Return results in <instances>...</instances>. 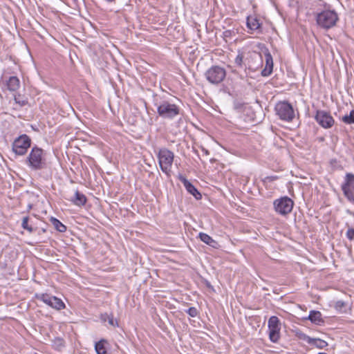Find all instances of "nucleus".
Returning <instances> with one entry per match:
<instances>
[{"label":"nucleus","mask_w":354,"mask_h":354,"mask_svg":"<svg viewBox=\"0 0 354 354\" xmlns=\"http://www.w3.org/2000/svg\"><path fill=\"white\" fill-rule=\"evenodd\" d=\"M158 158L162 171L169 176L174 158V153L167 149H161L158 151Z\"/></svg>","instance_id":"obj_3"},{"label":"nucleus","mask_w":354,"mask_h":354,"mask_svg":"<svg viewBox=\"0 0 354 354\" xmlns=\"http://www.w3.org/2000/svg\"><path fill=\"white\" fill-rule=\"evenodd\" d=\"M269 337L271 342H277L279 337L281 322L277 316H272L268 319Z\"/></svg>","instance_id":"obj_11"},{"label":"nucleus","mask_w":354,"mask_h":354,"mask_svg":"<svg viewBox=\"0 0 354 354\" xmlns=\"http://www.w3.org/2000/svg\"><path fill=\"white\" fill-rule=\"evenodd\" d=\"M348 229L346 232V236L349 241L354 240V227H350L348 224H346Z\"/></svg>","instance_id":"obj_29"},{"label":"nucleus","mask_w":354,"mask_h":354,"mask_svg":"<svg viewBox=\"0 0 354 354\" xmlns=\"http://www.w3.org/2000/svg\"><path fill=\"white\" fill-rule=\"evenodd\" d=\"M199 237L203 242L210 246L214 247V245L216 243V241L210 236L205 233H199Z\"/></svg>","instance_id":"obj_23"},{"label":"nucleus","mask_w":354,"mask_h":354,"mask_svg":"<svg viewBox=\"0 0 354 354\" xmlns=\"http://www.w3.org/2000/svg\"><path fill=\"white\" fill-rule=\"evenodd\" d=\"M304 339L306 340L308 344L314 345L318 348H324L328 344L326 341L318 338H311L307 335H304Z\"/></svg>","instance_id":"obj_18"},{"label":"nucleus","mask_w":354,"mask_h":354,"mask_svg":"<svg viewBox=\"0 0 354 354\" xmlns=\"http://www.w3.org/2000/svg\"><path fill=\"white\" fill-rule=\"evenodd\" d=\"M179 180L183 184L186 190L193 195L196 199L199 200L202 196L197 189L183 175L179 174L178 176Z\"/></svg>","instance_id":"obj_15"},{"label":"nucleus","mask_w":354,"mask_h":354,"mask_svg":"<svg viewBox=\"0 0 354 354\" xmlns=\"http://www.w3.org/2000/svg\"><path fill=\"white\" fill-rule=\"evenodd\" d=\"M344 306V303L342 301H338L336 302V304H335V307L337 308H341L342 307H343Z\"/></svg>","instance_id":"obj_31"},{"label":"nucleus","mask_w":354,"mask_h":354,"mask_svg":"<svg viewBox=\"0 0 354 354\" xmlns=\"http://www.w3.org/2000/svg\"><path fill=\"white\" fill-rule=\"evenodd\" d=\"M315 119L316 122L324 129L331 128L335 123V120L330 113L324 110H317Z\"/></svg>","instance_id":"obj_12"},{"label":"nucleus","mask_w":354,"mask_h":354,"mask_svg":"<svg viewBox=\"0 0 354 354\" xmlns=\"http://www.w3.org/2000/svg\"><path fill=\"white\" fill-rule=\"evenodd\" d=\"M51 222L54 225L55 228L57 231L60 232H64L66 230V227L64 224H62L58 219L55 218H52Z\"/></svg>","instance_id":"obj_24"},{"label":"nucleus","mask_w":354,"mask_h":354,"mask_svg":"<svg viewBox=\"0 0 354 354\" xmlns=\"http://www.w3.org/2000/svg\"><path fill=\"white\" fill-rule=\"evenodd\" d=\"M20 86V82L16 76H12L7 82L8 89L10 91H16Z\"/></svg>","instance_id":"obj_19"},{"label":"nucleus","mask_w":354,"mask_h":354,"mask_svg":"<svg viewBox=\"0 0 354 354\" xmlns=\"http://www.w3.org/2000/svg\"><path fill=\"white\" fill-rule=\"evenodd\" d=\"M259 21L253 17H248L247 18V26L252 30H256L260 28Z\"/></svg>","instance_id":"obj_21"},{"label":"nucleus","mask_w":354,"mask_h":354,"mask_svg":"<svg viewBox=\"0 0 354 354\" xmlns=\"http://www.w3.org/2000/svg\"><path fill=\"white\" fill-rule=\"evenodd\" d=\"M68 200L77 206L84 205L86 202L85 195L80 192L78 190H76L74 196Z\"/></svg>","instance_id":"obj_16"},{"label":"nucleus","mask_w":354,"mask_h":354,"mask_svg":"<svg viewBox=\"0 0 354 354\" xmlns=\"http://www.w3.org/2000/svg\"><path fill=\"white\" fill-rule=\"evenodd\" d=\"M186 313L191 317H195L198 315V310L195 307H190L187 310Z\"/></svg>","instance_id":"obj_30"},{"label":"nucleus","mask_w":354,"mask_h":354,"mask_svg":"<svg viewBox=\"0 0 354 354\" xmlns=\"http://www.w3.org/2000/svg\"><path fill=\"white\" fill-rule=\"evenodd\" d=\"M226 76L225 70L218 66H213L205 72V77L209 82L218 84L223 82Z\"/></svg>","instance_id":"obj_7"},{"label":"nucleus","mask_w":354,"mask_h":354,"mask_svg":"<svg viewBox=\"0 0 354 354\" xmlns=\"http://www.w3.org/2000/svg\"><path fill=\"white\" fill-rule=\"evenodd\" d=\"M342 120L348 124H354V110H352L349 115H345L343 116Z\"/></svg>","instance_id":"obj_27"},{"label":"nucleus","mask_w":354,"mask_h":354,"mask_svg":"<svg viewBox=\"0 0 354 354\" xmlns=\"http://www.w3.org/2000/svg\"><path fill=\"white\" fill-rule=\"evenodd\" d=\"M245 50H243L241 51L238 52V55L235 57L234 63L236 65L240 68L243 66V64H245Z\"/></svg>","instance_id":"obj_20"},{"label":"nucleus","mask_w":354,"mask_h":354,"mask_svg":"<svg viewBox=\"0 0 354 354\" xmlns=\"http://www.w3.org/2000/svg\"><path fill=\"white\" fill-rule=\"evenodd\" d=\"M337 21L338 15L335 10H324L316 15L317 25L326 30L335 26Z\"/></svg>","instance_id":"obj_2"},{"label":"nucleus","mask_w":354,"mask_h":354,"mask_svg":"<svg viewBox=\"0 0 354 354\" xmlns=\"http://www.w3.org/2000/svg\"><path fill=\"white\" fill-rule=\"evenodd\" d=\"M205 153H206V154H209V151H208L207 150H205Z\"/></svg>","instance_id":"obj_32"},{"label":"nucleus","mask_w":354,"mask_h":354,"mask_svg":"<svg viewBox=\"0 0 354 354\" xmlns=\"http://www.w3.org/2000/svg\"><path fill=\"white\" fill-rule=\"evenodd\" d=\"M104 340H100L95 343V349L97 354H106V351L104 345Z\"/></svg>","instance_id":"obj_25"},{"label":"nucleus","mask_w":354,"mask_h":354,"mask_svg":"<svg viewBox=\"0 0 354 354\" xmlns=\"http://www.w3.org/2000/svg\"><path fill=\"white\" fill-rule=\"evenodd\" d=\"M274 210L281 215H286L289 214L294 205V202L288 196H283L279 199L274 200Z\"/></svg>","instance_id":"obj_9"},{"label":"nucleus","mask_w":354,"mask_h":354,"mask_svg":"<svg viewBox=\"0 0 354 354\" xmlns=\"http://www.w3.org/2000/svg\"><path fill=\"white\" fill-rule=\"evenodd\" d=\"M35 297L57 310L64 309L66 307L61 299L47 293L36 294Z\"/></svg>","instance_id":"obj_8"},{"label":"nucleus","mask_w":354,"mask_h":354,"mask_svg":"<svg viewBox=\"0 0 354 354\" xmlns=\"http://www.w3.org/2000/svg\"><path fill=\"white\" fill-rule=\"evenodd\" d=\"M26 164L33 171L44 169L46 167L45 151L37 146L33 147L26 158Z\"/></svg>","instance_id":"obj_1"},{"label":"nucleus","mask_w":354,"mask_h":354,"mask_svg":"<svg viewBox=\"0 0 354 354\" xmlns=\"http://www.w3.org/2000/svg\"><path fill=\"white\" fill-rule=\"evenodd\" d=\"M14 100L15 103L20 107L24 106L28 104V99L22 97L20 94L15 95Z\"/></svg>","instance_id":"obj_26"},{"label":"nucleus","mask_w":354,"mask_h":354,"mask_svg":"<svg viewBox=\"0 0 354 354\" xmlns=\"http://www.w3.org/2000/svg\"><path fill=\"white\" fill-rule=\"evenodd\" d=\"M100 319L103 322H108L109 324L111 326H118V322L114 319L113 316L112 315H109L108 313L102 314L100 316Z\"/></svg>","instance_id":"obj_22"},{"label":"nucleus","mask_w":354,"mask_h":354,"mask_svg":"<svg viewBox=\"0 0 354 354\" xmlns=\"http://www.w3.org/2000/svg\"><path fill=\"white\" fill-rule=\"evenodd\" d=\"M275 111L279 118L284 121H292L295 118V111L292 105L287 102H279L275 106Z\"/></svg>","instance_id":"obj_6"},{"label":"nucleus","mask_w":354,"mask_h":354,"mask_svg":"<svg viewBox=\"0 0 354 354\" xmlns=\"http://www.w3.org/2000/svg\"><path fill=\"white\" fill-rule=\"evenodd\" d=\"M29 218L28 216H25L22 219L21 227L28 230L30 232H32L34 229L33 227L28 224Z\"/></svg>","instance_id":"obj_28"},{"label":"nucleus","mask_w":354,"mask_h":354,"mask_svg":"<svg viewBox=\"0 0 354 354\" xmlns=\"http://www.w3.org/2000/svg\"><path fill=\"white\" fill-rule=\"evenodd\" d=\"M158 115L165 119L171 120L180 113L179 107L168 101H162L157 108Z\"/></svg>","instance_id":"obj_4"},{"label":"nucleus","mask_w":354,"mask_h":354,"mask_svg":"<svg viewBox=\"0 0 354 354\" xmlns=\"http://www.w3.org/2000/svg\"><path fill=\"white\" fill-rule=\"evenodd\" d=\"M308 319L316 325H321L324 322L322 313L317 310L310 311Z\"/></svg>","instance_id":"obj_17"},{"label":"nucleus","mask_w":354,"mask_h":354,"mask_svg":"<svg viewBox=\"0 0 354 354\" xmlns=\"http://www.w3.org/2000/svg\"><path fill=\"white\" fill-rule=\"evenodd\" d=\"M245 65H248L249 69L255 70L262 64L263 59L260 53L245 50Z\"/></svg>","instance_id":"obj_13"},{"label":"nucleus","mask_w":354,"mask_h":354,"mask_svg":"<svg viewBox=\"0 0 354 354\" xmlns=\"http://www.w3.org/2000/svg\"><path fill=\"white\" fill-rule=\"evenodd\" d=\"M263 52L265 56L266 65L261 71V75L263 77H268L272 73L273 59L268 48H265Z\"/></svg>","instance_id":"obj_14"},{"label":"nucleus","mask_w":354,"mask_h":354,"mask_svg":"<svg viewBox=\"0 0 354 354\" xmlns=\"http://www.w3.org/2000/svg\"><path fill=\"white\" fill-rule=\"evenodd\" d=\"M342 189L345 197L351 203H354V174L348 173L342 185Z\"/></svg>","instance_id":"obj_10"},{"label":"nucleus","mask_w":354,"mask_h":354,"mask_svg":"<svg viewBox=\"0 0 354 354\" xmlns=\"http://www.w3.org/2000/svg\"><path fill=\"white\" fill-rule=\"evenodd\" d=\"M31 140L26 134H23L15 139L12 148L13 152L18 156L25 155L30 147Z\"/></svg>","instance_id":"obj_5"}]
</instances>
